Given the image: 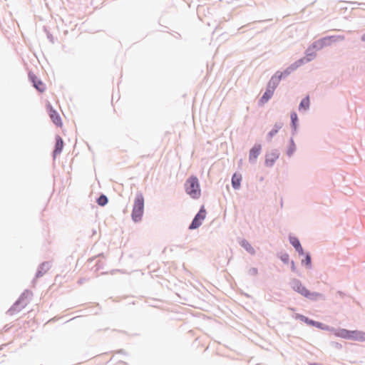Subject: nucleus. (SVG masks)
<instances>
[{
  "instance_id": "412c9836",
  "label": "nucleus",
  "mask_w": 365,
  "mask_h": 365,
  "mask_svg": "<svg viewBox=\"0 0 365 365\" xmlns=\"http://www.w3.org/2000/svg\"><path fill=\"white\" fill-rule=\"evenodd\" d=\"M282 260L284 261V262H287L288 260H289V255L285 254L282 257Z\"/></svg>"
},
{
  "instance_id": "ddd939ff",
  "label": "nucleus",
  "mask_w": 365,
  "mask_h": 365,
  "mask_svg": "<svg viewBox=\"0 0 365 365\" xmlns=\"http://www.w3.org/2000/svg\"><path fill=\"white\" fill-rule=\"evenodd\" d=\"M351 334V331L345 329H341L337 330L335 332V335L338 337H341L343 339H350V335Z\"/></svg>"
},
{
  "instance_id": "6ab92c4d",
  "label": "nucleus",
  "mask_w": 365,
  "mask_h": 365,
  "mask_svg": "<svg viewBox=\"0 0 365 365\" xmlns=\"http://www.w3.org/2000/svg\"><path fill=\"white\" fill-rule=\"evenodd\" d=\"M291 119H292V123H293V125H294V126H295L296 123H297V120H298V118H297V113H292L291 114Z\"/></svg>"
},
{
  "instance_id": "f8f14e48",
  "label": "nucleus",
  "mask_w": 365,
  "mask_h": 365,
  "mask_svg": "<svg viewBox=\"0 0 365 365\" xmlns=\"http://www.w3.org/2000/svg\"><path fill=\"white\" fill-rule=\"evenodd\" d=\"M242 181V175L235 173L232 178V185L235 189H239Z\"/></svg>"
},
{
  "instance_id": "f03ea898",
  "label": "nucleus",
  "mask_w": 365,
  "mask_h": 365,
  "mask_svg": "<svg viewBox=\"0 0 365 365\" xmlns=\"http://www.w3.org/2000/svg\"><path fill=\"white\" fill-rule=\"evenodd\" d=\"M144 197L142 194H138L135 198L132 211V218L135 222H139L143 215Z\"/></svg>"
},
{
  "instance_id": "5701e85b",
  "label": "nucleus",
  "mask_w": 365,
  "mask_h": 365,
  "mask_svg": "<svg viewBox=\"0 0 365 365\" xmlns=\"http://www.w3.org/2000/svg\"><path fill=\"white\" fill-rule=\"evenodd\" d=\"M294 150V145L292 143V148L288 151L289 155H292Z\"/></svg>"
},
{
  "instance_id": "20e7f679",
  "label": "nucleus",
  "mask_w": 365,
  "mask_h": 365,
  "mask_svg": "<svg viewBox=\"0 0 365 365\" xmlns=\"http://www.w3.org/2000/svg\"><path fill=\"white\" fill-rule=\"evenodd\" d=\"M206 210L205 207L202 206L198 213L195 215L189 228L194 230L198 228L202 223V221L205 219Z\"/></svg>"
},
{
  "instance_id": "7ed1b4c3",
  "label": "nucleus",
  "mask_w": 365,
  "mask_h": 365,
  "mask_svg": "<svg viewBox=\"0 0 365 365\" xmlns=\"http://www.w3.org/2000/svg\"><path fill=\"white\" fill-rule=\"evenodd\" d=\"M293 289L304 297L315 300L320 297L317 292H310L299 281L296 280L293 284Z\"/></svg>"
},
{
  "instance_id": "aec40b11",
  "label": "nucleus",
  "mask_w": 365,
  "mask_h": 365,
  "mask_svg": "<svg viewBox=\"0 0 365 365\" xmlns=\"http://www.w3.org/2000/svg\"><path fill=\"white\" fill-rule=\"evenodd\" d=\"M302 262H304L307 266H310V264H311V257H310V255H307L306 257H305V259L303 260Z\"/></svg>"
},
{
  "instance_id": "1a4fd4ad",
  "label": "nucleus",
  "mask_w": 365,
  "mask_h": 365,
  "mask_svg": "<svg viewBox=\"0 0 365 365\" xmlns=\"http://www.w3.org/2000/svg\"><path fill=\"white\" fill-rule=\"evenodd\" d=\"M261 151V145H255L250 151L249 158L250 160H255L257 159Z\"/></svg>"
},
{
  "instance_id": "6e6552de",
  "label": "nucleus",
  "mask_w": 365,
  "mask_h": 365,
  "mask_svg": "<svg viewBox=\"0 0 365 365\" xmlns=\"http://www.w3.org/2000/svg\"><path fill=\"white\" fill-rule=\"evenodd\" d=\"M31 78L32 80L34 86L40 92H43L46 89V86L43 83H42L40 80L37 79V78L34 76H31Z\"/></svg>"
},
{
  "instance_id": "a211bd4d",
  "label": "nucleus",
  "mask_w": 365,
  "mask_h": 365,
  "mask_svg": "<svg viewBox=\"0 0 365 365\" xmlns=\"http://www.w3.org/2000/svg\"><path fill=\"white\" fill-rule=\"evenodd\" d=\"M97 202L99 205L103 206L108 202V198L105 195H101L98 198Z\"/></svg>"
},
{
  "instance_id": "0eeeda50",
  "label": "nucleus",
  "mask_w": 365,
  "mask_h": 365,
  "mask_svg": "<svg viewBox=\"0 0 365 365\" xmlns=\"http://www.w3.org/2000/svg\"><path fill=\"white\" fill-rule=\"evenodd\" d=\"M350 339L364 341H365V332L357 330L351 331Z\"/></svg>"
},
{
  "instance_id": "9b49d317",
  "label": "nucleus",
  "mask_w": 365,
  "mask_h": 365,
  "mask_svg": "<svg viewBox=\"0 0 365 365\" xmlns=\"http://www.w3.org/2000/svg\"><path fill=\"white\" fill-rule=\"evenodd\" d=\"M279 154L277 152H271L266 155V164L267 165H272L274 161L278 158Z\"/></svg>"
},
{
  "instance_id": "f257e3e1",
  "label": "nucleus",
  "mask_w": 365,
  "mask_h": 365,
  "mask_svg": "<svg viewBox=\"0 0 365 365\" xmlns=\"http://www.w3.org/2000/svg\"><path fill=\"white\" fill-rule=\"evenodd\" d=\"M185 192L193 199H198L201 195L199 180L195 176H190L185 183Z\"/></svg>"
},
{
  "instance_id": "4468645a",
  "label": "nucleus",
  "mask_w": 365,
  "mask_h": 365,
  "mask_svg": "<svg viewBox=\"0 0 365 365\" xmlns=\"http://www.w3.org/2000/svg\"><path fill=\"white\" fill-rule=\"evenodd\" d=\"M273 93H274V89H269V88L267 89V91L263 94V96H262V98L259 101L260 103L262 104L267 103L272 98V96H273Z\"/></svg>"
},
{
  "instance_id": "4be33fe9",
  "label": "nucleus",
  "mask_w": 365,
  "mask_h": 365,
  "mask_svg": "<svg viewBox=\"0 0 365 365\" xmlns=\"http://www.w3.org/2000/svg\"><path fill=\"white\" fill-rule=\"evenodd\" d=\"M277 133V130H272L269 133V135L270 138H272L274 135H275Z\"/></svg>"
},
{
  "instance_id": "f3484780",
  "label": "nucleus",
  "mask_w": 365,
  "mask_h": 365,
  "mask_svg": "<svg viewBox=\"0 0 365 365\" xmlns=\"http://www.w3.org/2000/svg\"><path fill=\"white\" fill-rule=\"evenodd\" d=\"M309 96H307L301 101L299 105V109L307 110L309 107Z\"/></svg>"
},
{
  "instance_id": "dca6fc26",
  "label": "nucleus",
  "mask_w": 365,
  "mask_h": 365,
  "mask_svg": "<svg viewBox=\"0 0 365 365\" xmlns=\"http://www.w3.org/2000/svg\"><path fill=\"white\" fill-rule=\"evenodd\" d=\"M241 245L243 247L247 252H249L251 254L255 253V250L252 247V245L247 241V240H242L241 242Z\"/></svg>"
},
{
  "instance_id": "2eb2a0df",
  "label": "nucleus",
  "mask_w": 365,
  "mask_h": 365,
  "mask_svg": "<svg viewBox=\"0 0 365 365\" xmlns=\"http://www.w3.org/2000/svg\"><path fill=\"white\" fill-rule=\"evenodd\" d=\"M300 318L304 322H306L307 324H309V325H312V326H315L318 328H320V329H324V327H322V324L320 323V322H314L313 320H311V319H309L308 318L304 317V316H301Z\"/></svg>"
},
{
  "instance_id": "b1692460",
  "label": "nucleus",
  "mask_w": 365,
  "mask_h": 365,
  "mask_svg": "<svg viewBox=\"0 0 365 365\" xmlns=\"http://www.w3.org/2000/svg\"><path fill=\"white\" fill-rule=\"evenodd\" d=\"M361 40L365 41V34L361 36Z\"/></svg>"
},
{
  "instance_id": "423d86ee",
  "label": "nucleus",
  "mask_w": 365,
  "mask_h": 365,
  "mask_svg": "<svg viewBox=\"0 0 365 365\" xmlns=\"http://www.w3.org/2000/svg\"><path fill=\"white\" fill-rule=\"evenodd\" d=\"M63 148V141L62 138L57 135L56 137V145L53 150V157L55 158L57 155L60 154Z\"/></svg>"
},
{
  "instance_id": "39448f33",
  "label": "nucleus",
  "mask_w": 365,
  "mask_h": 365,
  "mask_svg": "<svg viewBox=\"0 0 365 365\" xmlns=\"http://www.w3.org/2000/svg\"><path fill=\"white\" fill-rule=\"evenodd\" d=\"M47 108L48 110L49 116L51 118V120H53V122L57 126L61 127L62 122H61V117L59 116L58 113L52 108V106L50 104L48 105Z\"/></svg>"
},
{
  "instance_id": "9d476101",
  "label": "nucleus",
  "mask_w": 365,
  "mask_h": 365,
  "mask_svg": "<svg viewBox=\"0 0 365 365\" xmlns=\"http://www.w3.org/2000/svg\"><path fill=\"white\" fill-rule=\"evenodd\" d=\"M290 243L293 245V247L296 249V250L299 253V255H304L303 249L301 246V244L299 240L295 237H289Z\"/></svg>"
}]
</instances>
